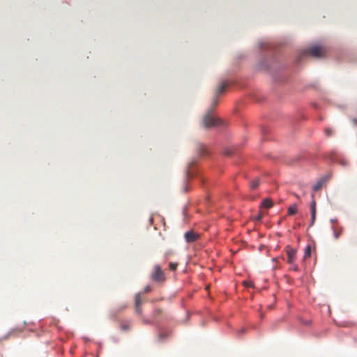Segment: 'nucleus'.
Listing matches in <instances>:
<instances>
[{
    "label": "nucleus",
    "mask_w": 357,
    "mask_h": 357,
    "mask_svg": "<svg viewBox=\"0 0 357 357\" xmlns=\"http://www.w3.org/2000/svg\"><path fill=\"white\" fill-rule=\"evenodd\" d=\"M187 207L185 206L183 208V211H182V213H183V221L185 222H188V214H187Z\"/></svg>",
    "instance_id": "15"
},
{
    "label": "nucleus",
    "mask_w": 357,
    "mask_h": 357,
    "mask_svg": "<svg viewBox=\"0 0 357 357\" xmlns=\"http://www.w3.org/2000/svg\"><path fill=\"white\" fill-rule=\"evenodd\" d=\"M197 153L199 156H204L208 153L206 146L202 144H197L196 146Z\"/></svg>",
    "instance_id": "9"
},
{
    "label": "nucleus",
    "mask_w": 357,
    "mask_h": 357,
    "mask_svg": "<svg viewBox=\"0 0 357 357\" xmlns=\"http://www.w3.org/2000/svg\"><path fill=\"white\" fill-rule=\"evenodd\" d=\"M322 183L321 182L317 183L313 187L314 191H317L321 188Z\"/></svg>",
    "instance_id": "18"
},
{
    "label": "nucleus",
    "mask_w": 357,
    "mask_h": 357,
    "mask_svg": "<svg viewBox=\"0 0 357 357\" xmlns=\"http://www.w3.org/2000/svg\"><path fill=\"white\" fill-rule=\"evenodd\" d=\"M326 53V48L319 45H313L304 52L305 54L310 55L317 59L324 57Z\"/></svg>",
    "instance_id": "2"
},
{
    "label": "nucleus",
    "mask_w": 357,
    "mask_h": 357,
    "mask_svg": "<svg viewBox=\"0 0 357 357\" xmlns=\"http://www.w3.org/2000/svg\"><path fill=\"white\" fill-rule=\"evenodd\" d=\"M140 296H141L140 293H139L135 296V311L138 314H142V307H141L142 301H141Z\"/></svg>",
    "instance_id": "7"
},
{
    "label": "nucleus",
    "mask_w": 357,
    "mask_h": 357,
    "mask_svg": "<svg viewBox=\"0 0 357 357\" xmlns=\"http://www.w3.org/2000/svg\"><path fill=\"white\" fill-rule=\"evenodd\" d=\"M259 185V181L258 179L253 180L250 183V188L254 190L256 189Z\"/></svg>",
    "instance_id": "14"
},
{
    "label": "nucleus",
    "mask_w": 357,
    "mask_h": 357,
    "mask_svg": "<svg viewBox=\"0 0 357 357\" xmlns=\"http://www.w3.org/2000/svg\"><path fill=\"white\" fill-rule=\"evenodd\" d=\"M199 238V234L193 230H189L184 234L185 241L190 243L197 241Z\"/></svg>",
    "instance_id": "5"
},
{
    "label": "nucleus",
    "mask_w": 357,
    "mask_h": 357,
    "mask_svg": "<svg viewBox=\"0 0 357 357\" xmlns=\"http://www.w3.org/2000/svg\"><path fill=\"white\" fill-rule=\"evenodd\" d=\"M292 269H293L294 271H297L298 270V266H297L296 265H294V264H292Z\"/></svg>",
    "instance_id": "24"
},
{
    "label": "nucleus",
    "mask_w": 357,
    "mask_h": 357,
    "mask_svg": "<svg viewBox=\"0 0 357 357\" xmlns=\"http://www.w3.org/2000/svg\"><path fill=\"white\" fill-rule=\"evenodd\" d=\"M263 215L261 213H259L255 218L256 220L259 221L262 219Z\"/></svg>",
    "instance_id": "21"
},
{
    "label": "nucleus",
    "mask_w": 357,
    "mask_h": 357,
    "mask_svg": "<svg viewBox=\"0 0 357 357\" xmlns=\"http://www.w3.org/2000/svg\"><path fill=\"white\" fill-rule=\"evenodd\" d=\"M227 87V83H221L216 89L212 99L211 107L203 118V125L206 128L218 127L222 124V121L213 113V109L216 107L219 102V96L222 93Z\"/></svg>",
    "instance_id": "1"
},
{
    "label": "nucleus",
    "mask_w": 357,
    "mask_h": 357,
    "mask_svg": "<svg viewBox=\"0 0 357 357\" xmlns=\"http://www.w3.org/2000/svg\"><path fill=\"white\" fill-rule=\"evenodd\" d=\"M243 284L245 287H252L253 285V283H252V282H250V281H244Z\"/></svg>",
    "instance_id": "20"
},
{
    "label": "nucleus",
    "mask_w": 357,
    "mask_h": 357,
    "mask_svg": "<svg viewBox=\"0 0 357 357\" xmlns=\"http://www.w3.org/2000/svg\"><path fill=\"white\" fill-rule=\"evenodd\" d=\"M310 211H311V224L310 226L313 225L316 218V202L315 200L313 199L310 204Z\"/></svg>",
    "instance_id": "8"
},
{
    "label": "nucleus",
    "mask_w": 357,
    "mask_h": 357,
    "mask_svg": "<svg viewBox=\"0 0 357 357\" xmlns=\"http://www.w3.org/2000/svg\"><path fill=\"white\" fill-rule=\"evenodd\" d=\"M160 313H161L160 310H155L154 311V314H155V315H158V314H160Z\"/></svg>",
    "instance_id": "25"
},
{
    "label": "nucleus",
    "mask_w": 357,
    "mask_h": 357,
    "mask_svg": "<svg viewBox=\"0 0 357 357\" xmlns=\"http://www.w3.org/2000/svg\"><path fill=\"white\" fill-rule=\"evenodd\" d=\"M151 291V287L146 286L144 290V293H149Z\"/></svg>",
    "instance_id": "22"
},
{
    "label": "nucleus",
    "mask_w": 357,
    "mask_h": 357,
    "mask_svg": "<svg viewBox=\"0 0 357 357\" xmlns=\"http://www.w3.org/2000/svg\"><path fill=\"white\" fill-rule=\"evenodd\" d=\"M151 278L155 282H162L165 280V274L159 265H155L151 273Z\"/></svg>",
    "instance_id": "3"
},
{
    "label": "nucleus",
    "mask_w": 357,
    "mask_h": 357,
    "mask_svg": "<svg viewBox=\"0 0 357 357\" xmlns=\"http://www.w3.org/2000/svg\"><path fill=\"white\" fill-rule=\"evenodd\" d=\"M273 202L268 199H264L261 203V206L266 208H271L273 206Z\"/></svg>",
    "instance_id": "11"
},
{
    "label": "nucleus",
    "mask_w": 357,
    "mask_h": 357,
    "mask_svg": "<svg viewBox=\"0 0 357 357\" xmlns=\"http://www.w3.org/2000/svg\"><path fill=\"white\" fill-rule=\"evenodd\" d=\"M189 317H190V314H189V313H188V312H187V314H186V319H184V320L183 321V323L186 324V323H187V320H188V319Z\"/></svg>",
    "instance_id": "23"
},
{
    "label": "nucleus",
    "mask_w": 357,
    "mask_h": 357,
    "mask_svg": "<svg viewBox=\"0 0 357 357\" xmlns=\"http://www.w3.org/2000/svg\"><path fill=\"white\" fill-rule=\"evenodd\" d=\"M324 132L326 137H331L333 134V131L331 128H326L324 129Z\"/></svg>",
    "instance_id": "16"
},
{
    "label": "nucleus",
    "mask_w": 357,
    "mask_h": 357,
    "mask_svg": "<svg viewBox=\"0 0 357 357\" xmlns=\"http://www.w3.org/2000/svg\"><path fill=\"white\" fill-rule=\"evenodd\" d=\"M287 262L293 264L296 260V250L292 248L288 247L287 250Z\"/></svg>",
    "instance_id": "6"
},
{
    "label": "nucleus",
    "mask_w": 357,
    "mask_h": 357,
    "mask_svg": "<svg viewBox=\"0 0 357 357\" xmlns=\"http://www.w3.org/2000/svg\"><path fill=\"white\" fill-rule=\"evenodd\" d=\"M170 331H168L167 334L164 331H160V337L163 338L167 337L170 334Z\"/></svg>",
    "instance_id": "19"
},
{
    "label": "nucleus",
    "mask_w": 357,
    "mask_h": 357,
    "mask_svg": "<svg viewBox=\"0 0 357 357\" xmlns=\"http://www.w3.org/2000/svg\"><path fill=\"white\" fill-rule=\"evenodd\" d=\"M297 212V206L296 204L292 205L288 208V215H292Z\"/></svg>",
    "instance_id": "12"
},
{
    "label": "nucleus",
    "mask_w": 357,
    "mask_h": 357,
    "mask_svg": "<svg viewBox=\"0 0 357 357\" xmlns=\"http://www.w3.org/2000/svg\"><path fill=\"white\" fill-rule=\"evenodd\" d=\"M194 174L193 170L190 167H188L185 171V178H184V186L182 189V191L187 192L190 188V185L188 184L189 180L192 178Z\"/></svg>",
    "instance_id": "4"
},
{
    "label": "nucleus",
    "mask_w": 357,
    "mask_h": 357,
    "mask_svg": "<svg viewBox=\"0 0 357 357\" xmlns=\"http://www.w3.org/2000/svg\"><path fill=\"white\" fill-rule=\"evenodd\" d=\"M311 256V248L307 245L305 249L304 259L308 258Z\"/></svg>",
    "instance_id": "13"
},
{
    "label": "nucleus",
    "mask_w": 357,
    "mask_h": 357,
    "mask_svg": "<svg viewBox=\"0 0 357 357\" xmlns=\"http://www.w3.org/2000/svg\"><path fill=\"white\" fill-rule=\"evenodd\" d=\"M333 236L335 239H338L339 237L342 235L344 228L341 226L340 227H333Z\"/></svg>",
    "instance_id": "10"
},
{
    "label": "nucleus",
    "mask_w": 357,
    "mask_h": 357,
    "mask_svg": "<svg viewBox=\"0 0 357 357\" xmlns=\"http://www.w3.org/2000/svg\"><path fill=\"white\" fill-rule=\"evenodd\" d=\"M177 263H169V269L172 271H175L177 268Z\"/></svg>",
    "instance_id": "17"
}]
</instances>
